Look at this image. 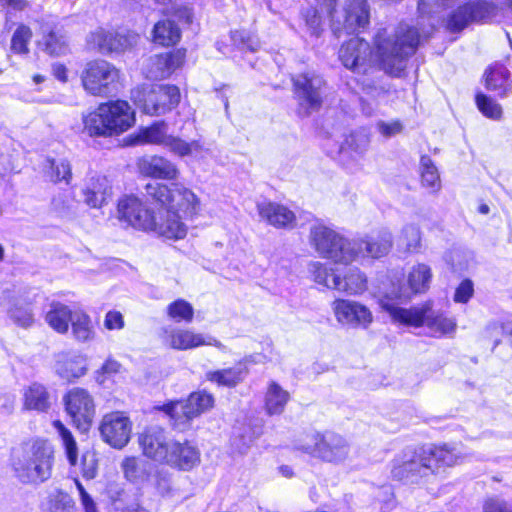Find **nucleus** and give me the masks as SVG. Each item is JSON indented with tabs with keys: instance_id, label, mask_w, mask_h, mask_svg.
Returning <instances> with one entry per match:
<instances>
[{
	"instance_id": "412c9836",
	"label": "nucleus",
	"mask_w": 512,
	"mask_h": 512,
	"mask_svg": "<svg viewBox=\"0 0 512 512\" xmlns=\"http://www.w3.org/2000/svg\"><path fill=\"white\" fill-rule=\"evenodd\" d=\"M163 343L175 350H189L202 345L222 348L223 345L211 336L194 333L188 329L165 327L162 331Z\"/></svg>"
},
{
	"instance_id": "c9c22d12",
	"label": "nucleus",
	"mask_w": 512,
	"mask_h": 512,
	"mask_svg": "<svg viewBox=\"0 0 512 512\" xmlns=\"http://www.w3.org/2000/svg\"><path fill=\"white\" fill-rule=\"evenodd\" d=\"M486 87L495 92L498 96L504 97L511 90L510 72L502 64L491 66L485 73Z\"/></svg>"
},
{
	"instance_id": "f8f14e48",
	"label": "nucleus",
	"mask_w": 512,
	"mask_h": 512,
	"mask_svg": "<svg viewBox=\"0 0 512 512\" xmlns=\"http://www.w3.org/2000/svg\"><path fill=\"white\" fill-rule=\"evenodd\" d=\"M119 78V70L106 60L88 62L81 74L84 89L95 96H106L111 93Z\"/></svg>"
},
{
	"instance_id": "bf43d9fd",
	"label": "nucleus",
	"mask_w": 512,
	"mask_h": 512,
	"mask_svg": "<svg viewBox=\"0 0 512 512\" xmlns=\"http://www.w3.org/2000/svg\"><path fill=\"white\" fill-rule=\"evenodd\" d=\"M47 509L49 512H72L73 501L65 493H57L50 498Z\"/></svg>"
},
{
	"instance_id": "7c9ffc66",
	"label": "nucleus",
	"mask_w": 512,
	"mask_h": 512,
	"mask_svg": "<svg viewBox=\"0 0 512 512\" xmlns=\"http://www.w3.org/2000/svg\"><path fill=\"white\" fill-rule=\"evenodd\" d=\"M151 468L150 463L134 456L124 458L121 463L124 477L138 487H142L149 480Z\"/></svg>"
},
{
	"instance_id": "4be33fe9",
	"label": "nucleus",
	"mask_w": 512,
	"mask_h": 512,
	"mask_svg": "<svg viewBox=\"0 0 512 512\" xmlns=\"http://www.w3.org/2000/svg\"><path fill=\"white\" fill-rule=\"evenodd\" d=\"M172 440L159 426L146 428L138 437L143 455L161 464H165Z\"/></svg>"
},
{
	"instance_id": "338daca9",
	"label": "nucleus",
	"mask_w": 512,
	"mask_h": 512,
	"mask_svg": "<svg viewBox=\"0 0 512 512\" xmlns=\"http://www.w3.org/2000/svg\"><path fill=\"white\" fill-rule=\"evenodd\" d=\"M484 512H512L503 500L489 499L484 505Z\"/></svg>"
},
{
	"instance_id": "a18cd8bd",
	"label": "nucleus",
	"mask_w": 512,
	"mask_h": 512,
	"mask_svg": "<svg viewBox=\"0 0 512 512\" xmlns=\"http://www.w3.org/2000/svg\"><path fill=\"white\" fill-rule=\"evenodd\" d=\"M46 173L54 183L64 181L69 184L72 178L71 165L65 159H48Z\"/></svg>"
},
{
	"instance_id": "9d476101",
	"label": "nucleus",
	"mask_w": 512,
	"mask_h": 512,
	"mask_svg": "<svg viewBox=\"0 0 512 512\" xmlns=\"http://www.w3.org/2000/svg\"><path fill=\"white\" fill-rule=\"evenodd\" d=\"M297 448L313 458L334 464L344 462L350 453L346 439L332 432L315 433L309 442L300 443Z\"/></svg>"
},
{
	"instance_id": "473e14b6",
	"label": "nucleus",
	"mask_w": 512,
	"mask_h": 512,
	"mask_svg": "<svg viewBox=\"0 0 512 512\" xmlns=\"http://www.w3.org/2000/svg\"><path fill=\"white\" fill-rule=\"evenodd\" d=\"M110 109L105 103L100 104L97 109L90 112L83 118L84 129L90 136H111L107 113Z\"/></svg>"
},
{
	"instance_id": "49530a36",
	"label": "nucleus",
	"mask_w": 512,
	"mask_h": 512,
	"mask_svg": "<svg viewBox=\"0 0 512 512\" xmlns=\"http://www.w3.org/2000/svg\"><path fill=\"white\" fill-rule=\"evenodd\" d=\"M40 44L51 56H62L69 50L65 35L55 31H50L45 35Z\"/></svg>"
},
{
	"instance_id": "1a4fd4ad",
	"label": "nucleus",
	"mask_w": 512,
	"mask_h": 512,
	"mask_svg": "<svg viewBox=\"0 0 512 512\" xmlns=\"http://www.w3.org/2000/svg\"><path fill=\"white\" fill-rule=\"evenodd\" d=\"M327 14L330 16L331 28L335 35L342 31L354 33L365 29L370 22V5L368 0H344L341 10L335 9L327 2Z\"/></svg>"
},
{
	"instance_id": "c85d7f7f",
	"label": "nucleus",
	"mask_w": 512,
	"mask_h": 512,
	"mask_svg": "<svg viewBox=\"0 0 512 512\" xmlns=\"http://www.w3.org/2000/svg\"><path fill=\"white\" fill-rule=\"evenodd\" d=\"M110 109L107 113L112 135L128 130L135 122V113L126 101L116 100L105 103Z\"/></svg>"
},
{
	"instance_id": "393cba45",
	"label": "nucleus",
	"mask_w": 512,
	"mask_h": 512,
	"mask_svg": "<svg viewBox=\"0 0 512 512\" xmlns=\"http://www.w3.org/2000/svg\"><path fill=\"white\" fill-rule=\"evenodd\" d=\"M165 465L179 470L188 471L200 461L198 449L189 441L180 442L172 440Z\"/></svg>"
},
{
	"instance_id": "f03ea898",
	"label": "nucleus",
	"mask_w": 512,
	"mask_h": 512,
	"mask_svg": "<svg viewBox=\"0 0 512 512\" xmlns=\"http://www.w3.org/2000/svg\"><path fill=\"white\" fill-rule=\"evenodd\" d=\"M117 218L126 226L141 231H153L167 239H183L187 234V226L175 215L164 214L161 208L156 213L139 197L124 196L118 201Z\"/></svg>"
},
{
	"instance_id": "680f3d73",
	"label": "nucleus",
	"mask_w": 512,
	"mask_h": 512,
	"mask_svg": "<svg viewBox=\"0 0 512 512\" xmlns=\"http://www.w3.org/2000/svg\"><path fill=\"white\" fill-rule=\"evenodd\" d=\"M473 293V282L469 279H465L456 288L454 293V301L457 303H467L473 296Z\"/></svg>"
},
{
	"instance_id": "72a5a7b5",
	"label": "nucleus",
	"mask_w": 512,
	"mask_h": 512,
	"mask_svg": "<svg viewBox=\"0 0 512 512\" xmlns=\"http://www.w3.org/2000/svg\"><path fill=\"white\" fill-rule=\"evenodd\" d=\"M247 374V367L242 362H239L233 367L207 372L206 379L216 383L218 386L232 388L241 383Z\"/></svg>"
},
{
	"instance_id": "5fc2aeb1",
	"label": "nucleus",
	"mask_w": 512,
	"mask_h": 512,
	"mask_svg": "<svg viewBox=\"0 0 512 512\" xmlns=\"http://www.w3.org/2000/svg\"><path fill=\"white\" fill-rule=\"evenodd\" d=\"M476 103L479 110L488 118L491 119H499L502 115L501 106L483 94H478L476 96Z\"/></svg>"
},
{
	"instance_id": "79ce46f5",
	"label": "nucleus",
	"mask_w": 512,
	"mask_h": 512,
	"mask_svg": "<svg viewBox=\"0 0 512 512\" xmlns=\"http://www.w3.org/2000/svg\"><path fill=\"white\" fill-rule=\"evenodd\" d=\"M169 134L167 133V124L164 121H157L141 129L137 135L139 143L143 144H154L166 146Z\"/></svg>"
},
{
	"instance_id": "58836bf2",
	"label": "nucleus",
	"mask_w": 512,
	"mask_h": 512,
	"mask_svg": "<svg viewBox=\"0 0 512 512\" xmlns=\"http://www.w3.org/2000/svg\"><path fill=\"white\" fill-rule=\"evenodd\" d=\"M8 318L18 327L28 329L34 324V313L30 304L13 300L6 309Z\"/></svg>"
},
{
	"instance_id": "dca6fc26",
	"label": "nucleus",
	"mask_w": 512,
	"mask_h": 512,
	"mask_svg": "<svg viewBox=\"0 0 512 512\" xmlns=\"http://www.w3.org/2000/svg\"><path fill=\"white\" fill-rule=\"evenodd\" d=\"M431 281V268L427 264L418 263L409 271L407 283L393 284L391 290L380 298L379 303L381 304V300L387 298L390 303L397 306L394 300L403 302L409 300L413 295L425 293L430 288Z\"/></svg>"
},
{
	"instance_id": "0eeeda50",
	"label": "nucleus",
	"mask_w": 512,
	"mask_h": 512,
	"mask_svg": "<svg viewBox=\"0 0 512 512\" xmlns=\"http://www.w3.org/2000/svg\"><path fill=\"white\" fill-rule=\"evenodd\" d=\"M309 241L310 245L323 258L344 264L355 261L356 250L352 240L321 223L311 226Z\"/></svg>"
},
{
	"instance_id": "de8ad7c7",
	"label": "nucleus",
	"mask_w": 512,
	"mask_h": 512,
	"mask_svg": "<svg viewBox=\"0 0 512 512\" xmlns=\"http://www.w3.org/2000/svg\"><path fill=\"white\" fill-rule=\"evenodd\" d=\"M167 315L177 323H190L194 317V309L186 300L178 299L167 306Z\"/></svg>"
},
{
	"instance_id": "ea45409f",
	"label": "nucleus",
	"mask_w": 512,
	"mask_h": 512,
	"mask_svg": "<svg viewBox=\"0 0 512 512\" xmlns=\"http://www.w3.org/2000/svg\"><path fill=\"white\" fill-rule=\"evenodd\" d=\"M181 37L179 27L171 20L158 21L153 28V41L162 46L175 45Z\"/></svg>"
},
{
	"instance_id": "c756f323",
	"label": "nucleus",
	"mask_w": 512,
	"mask_h": 512,
	"mask_svg": "<svg viewBox=\"0 0 512 512\" xmlns=\"http://www.w3.org/2000/svg\"><path fill=\"white\" fill-rule=\"evenodd\" d=\"M74 316L71 308L59 301H52L45 313V322L47 325L59 334L68 332L69 324Z\"/></svg>"
},
{
	"instance_id": "69168bd1",
	"label": "nucleus",
	"mask_w": 512,
	"mask_h": 512,
	"mask_svg": "<svg viewBox=\"0 0 512 512\" xmlns=\"http://www.w3.org/2000/svg\"><path fill=\"white\" fill-rule=\"evenodd\" d=\"M75 484H76L77 490L79 492L81 504H82L85 512H97L96 505H95L93 499L86 492L85 488L80 483V481L75 480Z\"/></svg>"
},
{
	"instance_id": "6ab92c4d",
	"label": "nucleus",
	"mask_w": 512,
	"mask_h": 512,
	"mask_svg": "<svg viewBox=\"0 0 512 512\" xmlns=\"http://www.w3.org/2000/svg\"><path fill=\"white\" fill-rule=\"evenodd\" d=\"M432 472V465L426 462V458L412 449H406L402 456L397 457L391 470L393 478L410 483H415Z\"/></svg>"
},
{
	"instance_id": "774afa93",
	"label": "nucleus",
	"mask_w": 512,
	"mask_h": 512,
	"mask_svg": "<svg viewBox=\"0 0 512 512\" xmlns=\"http://www.w3.org/2000/svg\"><path fill=\"white\" fill-rule=\"evenodd\" d=\"M67 72L68 71H67L66 66L61 63H54L52 65V73H53L54 77L57 78L61 82L65 83L67 81V79H68Z\"/></svg>"
},
{
	"instance_id": "9b49d317",
	"label": "nucleus",
	"mask_w": 512,
	"mask_h": 512,
	"mask_svg": "<svg viewBox=\"0 0 512 512\" xmlns=\"http://www.w3.org/2000/svg\"><path fill=\"white\" fill-rule=\"evenodd\" d=\"M213 404L212 394L198 391L191 393L186 401H171L159 409L169 417L175 429L183 431L193 418L212 408Z\"/></svg>"
},
{
	"instance_id": "b1692460",
	"label": "nucleus",
	"mask_w": 512,
	"mask_h": 512,
	"mask_svg": "<svg viewBox=\"0 0 512 512\" xmlns=\"http://www.w3.org/2000/svg\"><path fill=\"white\" fill-rule=\"evenodd\" d=\"M184 60L185 51L182 50L152 56L146 66V76L152 80L167 78L184 63Z\"/></svg>"
},
{
	"instance_id": "2eb2a0df",
	"label": "nucleus",
	"mask_w": 512,
	"mask_h": 512,
	"mask_svg": "<svg viewBox=\"0 0 512 512\" xmlns=\"http://www.w3.org/2000/svg\"><path fill=\"white\" fill-rule=\"evenodd\" d=\"M294 94L299 105V114L307 116L320 108L322 87L325 82L314 72H306L292 78Z\"/></svg>"
},
{
	"instance_id": "4468645a",
	"label": "nucleus",
	"mask_w": 512,
	"mask_h": 512,
	"mask_svg": "<svg viewBox=\"0 0 512 512\" xmlns=\"http://www.w3.org/2000/svg\"><path fill=\"white\" fill-rule=\"evenodd\" d=\"M139 35L132 31H113L98 27L86 37L88 50L101 54L119 53L137 44Z\"/></svg>"
},
{
	"instance_id": "f3484780",
	"label": "nucleus",
	"mask_w": 512,
	"mask_h": 512,
	"mask_svg": "<svg viewBox=\"0 0 512 512\" xmlns=\"http://www.w3.org/2000/svg\"><path fill=\"white\" fill-rule=\"evenodd\" d=\"M65 410L78 429L87 430L95 416L92 395L84 388L75 387L63 397Z\"/></svg>"
},
{
	"instance_id": "09e8293b",
	"label": "nucleus",
	"mask_w": 512,
	"mask_h": 512,
	"mask_svg": "<svg viewBox=\"0 0 512 512\" xmlns=\"http://www.w3.org/2000/svg\"><path fill=\"white\" fill-rule=\"evenodd\" d=\"M421 178L422 184L436 192L441 187L438 170L428 156L421 157Z\"/></svg>"
},
{
	"instance_id": "6e6d98bb",
	"label": "nucleus",
	"mask_w": 512,
	"mask_h": 512,
	"mask_svg": "<svg viewBox=\"0 0 512 512\" xmlns=\"http://www.w3.org/2000/svg\"><path fill=\"white\" fill-rule=\"evenodd\" d=\"M121 369L122 365L118 361L108 358L95 372V380L98 384L104 385L109 378L120 373Z\"/></svg>"
},
{
	"instance_id": "2f4dec72",
	"label": "nucleus",
	"mask_w": 512,
	"mask_h": 512,
	"mask_svg": "<svg viewBox=\"0 0 512 512\" xmlns=\"http://www.w3.org/2000/svg\"><path fill=\"white\" fill-rule=\"evenodd\" d=\"M290 400V393L277 382L270 381L264 395V409L269 416L280 415L284 412Z\"/></svg>"
},
{
	"instance_id": "37998d69",
	"label": "nucleus",
	"mask_w": 512,
	"mask_h": 512,
	"mask_svg": "<svg viewBox=\"0 0 512 512\" xmlns=\"http://www.w3.org/2000/svg\"><path fill=\"white\" fill-rule=\"evenodd\" d=\"M423 454H428L430 457L426 462L433 466L435 464L443 466H453L457 463L459 455L455 452L454 447L448 445L432 446L427 450H423Z\"/></svg>"
},
{
	"instance_id": "0e129e2a",
	"label": "nucleus",
	"mask_w": 512,
	"mask_h": 512,
	"mask_svg": "<svg viewBox=\"0 0 512 512\" xmlns=\"http://www.w3.org/2000/svg\"><path fill=\"white\" fill-rule=\"evenodd\" d=\"M104 326L108 330H120L124 327L123 316L120 312L109 311L104 320Z\"/></svg>"
},
{
	"instance_id": "e433bc0d",
	"label": "nucleus",
	"mask_w": 512,
	"mask_h": 512,
	"mask_svg": "<svg viewBox=\"0 0 512 512\" xmlns=\"http://www.w3.org/2000/svg\"><path fill=\"white\" fill-rule=\"evenodd\" d=\"M49 399V393L42 384L33 383L24 390V407L28 410L47 411Z\"/></svg>"
},
{
	"instance_id": "052dcab7",
	"label": "nucleus",
	"mask_w": 512,
	"mask_h": 512,
	"mask_svg": "<svg viewBox=\"0 0 512 512\" xmlns=\"http://www.w3.org/2000/svg\"><path fill=\"white\" fill-rule=\"evenodd\" d=\"M377 131L385 138H390L400 134L403 131V124L400 120L383 121L376 123Z\"/></svg>"
},
{
	"instance_id": "e2e57ef3",
	"label": "nucleus",
	"mask_w": 512,
	"mask_h": 512,
	"mask_svg": "<svg viewBox=\"0 0 512 512\" xmlns=\"http://www.w3.org/2000/svg\"><path fill=\"white\" fill-rule=\"evenodd\" d=\"M82 474L86 479H93L97 474V460L93 454L82 457Z\"/></svg>"
},
{
	"instance_id": "6e6552de",
	"label": "nucleus",
	"mask_w": 512,
	"mask_h": 512,
	"mask_svg": "<svg viewBox=\"0 0 512 512\" xmlns=\"http://www.w3.org/2000/svg\"><path fill=\"white\" fill-rule=\"evenodd\" d=\"M131 99L143 113L159 116L170 112L180 102V91L175 85H143L131 91Z\"/></svg>"
},
{
	"instance_id": "39448f33",
	"label": "nucleus",
	"mask_w": 512,
	"mask_h": 512,
	"mask_svg": "<svg viewBox=\"0 0 512 512\" xmlns=\"http://www.w3.org/2000/svg\"><path fill=\"white\" fill-rule=\"evenodd\" d=\"M381 308L388 312L395 322L415 327L425 324L436 337L451 334L456 329V321L453 318L434 312L429 303L406 309L395 306L385 298L381 300Z\"/></svg>"
},
{
	"instance_id": "20e7f679",
	"label": "nucleus",
	"mask_w": 512,
	"mask_h": 512,
	"mask_svg": "<svg viewBox=\"0 0 512 512\" xmlns=\"http://www.w3.org/2000/svg\"><path fill=\"white\" fill-rule=\"evenodd\" d=\"M144 189L148 197L161 205L164 218L167 217V213H171L182 221L178 212H182L185 217L192 218L201 210V202L197 195L182 184L173 183L168 186L152 182L146 184Z\"/></svg>"
},
{
	"instance_id": "cd10ccee",
	"label": "nucleus",
	"mask_w": 512,
	"mask_h": 512,
	"mask_svg": "<svg viewBox=\"0 0 512 512\" xmlns=\"http://www.w3.org/2000/svg\"><path fill=\"white\" fill-rule=\"evenodd\" d=\"M56 373L67 381L80 378L87 372L86 358L74 352H62L57 355Z\"/></svg>"
},
{
	"instance_id": "4c0bfd02",
	"label": "nucleus",
	"mask_w": 512,
	"mask_h": 512,
	"mask_svg": "<svg viewBox=\"0 0 512 512\" xmlns=\"http://www.w3.org/2000/svg\"><path fill=\"white\" fill-rule=\"evenodd\" d=\"M172 154L178 157L194 156L203 157L206 149L200 140L185 141L184 139L170 135L165 146Z\"/></svg>"
},
{
	"instance_id": "13d9d810",
	"label": "nucleus",
	"mask_w": 512,
	"mask_h": 512,
	"mask_svg": "<svg viewBox=\"0 0 512 512\" xmlns=\"http://www.w3.org/2000/svg\"><path fill=\"white\" fill-rule=\"evenodd\" d=\"M261 434V427L252 429L243 434L234 435L232 440L233 447L241 454L246 453L253 441Z\"/></svg>"
},
{
	"instance_id": "a19ab883",
	"label": "nucleus",
	"mask_w": 512,
	"mask_h": 512,
	"mask_svg": "<svg viewBox=\"0 0 512 512\" xmlns=\"http://www.w3.org/2000/svg\"><path fill=\"white\" fill-rule=\"evenodd\" d=\"M72 334L79 342H89L95 337V329L91 318L82 310L74 311L71 321Z\"/></svg>"
},
{
	"instance_id": "4d7b16f0",
	"label": "nucleus",
	"mask_w": 512,
	"mask_h": 512,
	"mask_svg": "<svg viewBox=\"0 0 512 512\" xmlns=\"http://www.w3.org/2000/svg\"><path fill=\"white\" fill-rule=\"evenodd\" d=\"M369 143V136L364 130L352 132L345 140V145L347 148L351 149L357 154H362L364 151H366Z\"/></svg>"
},
{
	"instance_id": "a878e982",
	"label": "nucleus",
	"mask_w": 512,
	"mask_h": 512,
	"mask_svg": "<svg viewBox=\"0 0 512 512\" xmlns=\"http://www.w3.org/2000/svg\"><path fill=\"white\" fill-rule=\"evenodd\" d=\"M137 165L141 174L156 179L174 180L179 175L176 164L162 156L142 157Z\"/></svg>"
},
{
	"instance_id": "c03bdc74",
	"label": "nucleus",
	"mask_w": 512,
	"mask_h": 512,
	"mask_svg": "<svg viewBox=\"0 0 512 512\" xmlns=\"http://www.w3.org/2000/svg\"><path fill=\"white\" fill-rule=\"evenodd\" d=\"M53 427L61 438L69 463L74 466L78 459V447L71 431L60 420L53 421Z\"/></svg>"
},
{
	"instance_id": "7ed1b4c3",
	"label": "nucleus",
	"mask_w": 512,
	"mask_h": 512,
	"mask_svg": "<svg viewBox=\"0 0 512 512\" xmlns=\"http://www.w3.org/2000/svg\"><path fill=\"white\" fill-rule=\"evenodd\" d=\"M54 460L52 445L44 439H30L12 450L11 465L22 483H42L50 478Z\"/></svg>"
},
{
	"instance_id": "423d86ee",
	"label": "nucleus",
	"mask_w": 512,
	"mask_h": 512,
	"mask_svg": "<svg viewBox=\"0 0 512 512\" xmlns=\"http://www.w3.org/2000/svg\"><path fill=\"white\" fill-rule=\"evenodd\" d=\"M308 271L315 283L346 295H360L367 290V277L356 267L340 272L327 264L313 261L309 263Z\"/></svg>"
},
{
	"instance_id": "864d4df0",
	"label": "nucleus",
	"mask_w": 512,
	"mask_h": 512,
	"mask_svg": "<svg viewBox=\"0 0 512 512\" xmlns=\"http://www.w3.org/2000/svg\"><path fill=\"white\" fill-rule=\"evenodd\" d=\"M400 243L405 246L408 251H415L420 247L421 233L419 227L409 224L403 227Z\"/></svg>"
},
{
	"instance_id": "aec40b11",
	"label": "nucleus",
	"mask_w": 512,
	"mask_h": 512,
	"mask_svg": "<svg viewBox=\"0 0 512 512\" xmlns=\"http://www.w3.org/2000/svg\"><path fill=\"white\" fill-rule=\"evenodd\" d=\"M332 310L337 322L343 326L366 329L373 322L370 309L358 301L336 299Z\"/></svg>"
},
{
	"instance_id": "f257e3e1",
	"label": "nucleus",
	"mask_w": 512,
	"mask_h": 512,
	"mask_svg": "<svg viewBox=\"0 0 512 512\" xmlns=\"http://www.w3.org/2000/svg\"><path fill=\"white\" fill-rule=\"evenodd\" d=\"M420 34L408 24L396 28L381 29L375 36V53L363 38L352 37L344 42L338 52L343 66L357 74H367L376 65L386 73L399 76L405 68L406 59L415 53Z\"/></svg>"
},
{
	"instance_id": "f704fd0d",
	"label": "nucleus",
	"mask_w": 512,
	"mask_h": 512,
	"mask_svg": "<svg viewBox=\"0 0 512 512\" xmlns=\"http://www.w3.org/2000/svg\"><path fill=\"white\" fill-rule=\"evenodd\" d=\"M111 194L105 177H92L83 189L84 201L91 208H99Z\"/></svg>"
},
{
	"instance_id": "3c124183",
	"label": "nucleus",
	"mask_w": 512,
	"mask_h": 512,
	"mask_svg": "<svg viewBox=\"0 0 512 512\" xmlns=\"http://www.w3.org/2000/svg\"><path fill=\"white\" fill-rule=\"evenodd\" d=\"M233 45L239 50L255 52L258 50L259 42L245 30H235L230 35Z\"/></svg>"
},
{
	"instance_id": "8fccbe9b",
	"label": "nucleus",
	"mask_w": 512,
	"mask_h": 512,
	"mask_svg": "<svg viewBox=\"0 0 512 512\" xmlns=\"http://www.w3.org/2000/svg\"><path fill=\"white\" fill-rule=\"evenodd\" d=\"M32 37V31L25 25L19 26L11 39V50L18 54L28 53V43Z\"/></svg>"
},
{
	"instance_id": "603ef678",
	"label": "nucleus",
	"mask_w": 512,
	"mask_h": 512,
	"mask_svg": "<svg viewBox=\"0 0 512 512\" xmlns=\"http://www.w3.org/2000/svg\"><path fill=\"white\" fill-rule=\"evenodd\" d=\"M154 486L162 497H172L174 488L172 484V475L165 469H157L154 474Z\"/></svg>"
},
{
	"instance_id": "bb28decb",
	"label": "nucleus",
	"mask_w": 512,
	"mask_h": 512,
	"mask_svg": "<svg viewBox=\"0 0 512 512\" xmlns=\"http://www.w3.org/2000/svg\"><path fill=\"white\" fill-rule=\"evenodd\" d=\"M260 217L276 228H292L296 222L293 211L286 206L274 202H260L257 204Z\"/></svg>"
},
{
	"instance_id": "ddd939ff",
	"label": "nucleus",
	"mask_w": 512,
	"mask_h": 512,
	"mask_svg": "<svg viewBox=\"0 0 512 512\" xmlns=\"http://www.w3.org/2000/svg\"><path fill=\"white\" fill-rule=\"evenodd\" d=\"M498 7L486 0H471L456 9L448 16L446 27L451 32H459L472 23L486 22L497 15Z\"/></svg>"
},
{
	"instance_id": "a211bd4d",
	"label": "nucleus",
	"mask_w": 512,
	"mask_h": 512,
	"mask_svg": "<svg viewBox=\"0 0 512 512\" xmlns=\"http://www.w3.org/2000/svg\"><path fill=\"white\" fill-rule=\"evenodd\" d=\"M99 431L107 444L113 448L122 449L130 441L132 422L123 412L107 413L102 417Z\"/></svg>"
},
{
	"instance_id": "5701e85b",
	"label": "nucleus",
	"mask_w": 512,
	"mask_h": 512,
	"mask_svg": "<svg viewBox=\"0 0 512 512\" xmlns=\"http://www.w3.org/2000/svg\"><path fill=\"white\" fill-rule=\"evenodd\" d=\"M356 250L355 260L359 257L381 258L388 254L392 247V234L386 230H380L373 235L361 240H352Z\"/></svg>"
}]
</instances>
